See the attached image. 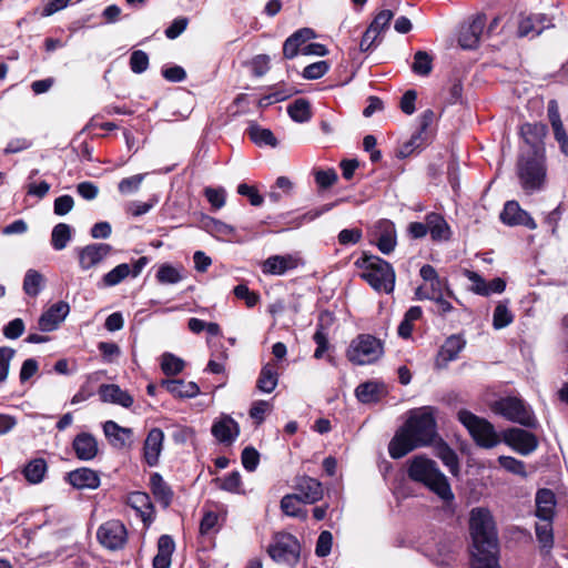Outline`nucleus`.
<instances>
[{"label":"nucleus","instance_id":"obj_1","mask_svg":"<svg viewBox=\"0 0 568 568\" xmlns=\"http://www.w3.org/2000/svg\"><path fill=\"white\" fill-rule=\"evenodd\" d=\"M435 409L424 406L410 413L388 445L392 458L398 459L412 450L427 446L436 437Z\"/></svg>","mask_w":568,"mask_h":568},{"label":"nucleus","instance_id":"obj_2","mask_svg":"<svg viewBox=\"0 0 568 568\" xmlns=\"http://www.w3.org/2000/svg\"><path fill=\"white\" fill-rule=\"evenodd\" d=\"M407 475L409 479L423 484L437 496L440 501V511L445 517L455 516L457 509L455 494L435 460L424 455L413 457L407 463Z\"/></svg>","mask_w":568,"mask_h":568},{"label":"nucleus","instance_id":"obj_3","mask_svg":"<svg viewBox=\"0 0 568 568\" xmlns=\"http://www.w3.org/2000/svg\"><path fill=\"white\" fill-rule=\"evenodd\" d=\"M474 560L496 556L498 539L494 518L487 508H473L469 514Z\"/></svg>","mask_w":568,"mask_h":568},{"label":"nucleus","instance_id":"obj_4","mask_svg":"<svg viewBox=\"0 0 568 568\" xmlns=\"http://www.w3.org/2000/svg\"><path fill=\"white\" fill-rule=\"evenodd\" d=\"M517 176L526 194L544 190L547 182L545 155L521 154L517 162Z\"/></svg>","mask_w":568,"mask_h":568},{"label":"nucleus","instance_id":"obj_5","mask_svg":"<svg viewBox=\"0 0 568 568\" xmlns=\"http://www.w3.org/2000/svg\"><path fill=\"white\" fill-rule=\"evenodd\" d=\"M355 264L364 271L362 277L376 291L392 293L395 286V272L392 265L375 255H364Z\"/></svg>","mask_w":568,"mask_h":568},{"label":"nucleus","instance_id":"obj_6","mask_svg":"<svg viewBox=\"0 0 568 568\" xmlns=\"http://www.w3.org/2000/svg\"><path fill=\"white\" fill-rule=\"evenodd\" d=\"M384 354L382 342L369 334H361L355 337L347 351L346 356L355 365H369L378 361Z\"/></svg>","mask_w":568,"mask_h":568},{"label":"nucleus","instance_id":"obj_7","mask_svg":"<svg viewBox=\"0 0 568 568\" xmlns=\"http://www.w3.org/2000/svg\"><path fill=\"white\" fill-rule=\"evenodd\" d=\"M458 419L468 429L478 446L493 448L499 444V436L486 419L465 409L458 412Z\"/></svg>","mask_w":568,"mask_h":568},{"label":"nucleus","instance_id":"obj_8","mask_svg":"<svg viewBox=\"0 0 568 568\" xmlns=\"http://www.w3.org/2000/svg\"><path fill=\"white\" fill-rule=\"evenodd\" d=\"M493 410L506 419L526 427H536L537 420L531 409L517 397H505L497 400Z\"/></svg>","mask_w":568,"mask_h":568},{"label":"nucleus","instance_id":"obj_9","mask_svg":"<svg viewBox=\"0 0 568 568\" xmlns=\"http://www.w3.org/2000/svg\"><path fill=\"white\" fill-rule=\"evenodd\" d=\"M267 552L274 561L293 566L300 559L301 546L293 535L277 532L268 545Z\"/></svg>","mask_w":568,"mask_h":568},{"label":"nucleus","instance_id":"obj_10","mask_svg":"<svg viewBox=\"0 0 568 568\" xmlns=\"http://www.w3.org/2000/svg\"><path fill=\"white\" fill-rule=\"evenodd\" d=\"M126 537L128 534L124 525L115 519L102 524L97 531L99 542L110 550L122 548Z\"/></svg>","mask_w":568,"mask_h":568},{"label":"nucleus","instance_id":"obj_11","mask_svg":"<svg viewBox=\"0 0 568 568\" xmlns=\"http://www.w3.org/2000/svg\"><path fill=\"white\" fill-rule=\"evenodd\" d=\"M434 112L432 110L424 111L419 116V129L418 131L412 135L409 141L404 143L399 151L398 155L400 158H407L410 154H413L416 150H420L424 148L430 138V134L428 132L429 125L433 123L434 120Z\"/></svg>","mask_w":568,"mask_h":568},{"label":"nucleus","instance_id":"obj_12","mask_svg":"<svg viewBox=\"0 0 568 568\" xmlns=\"http://www.w3.org/2000/svg\"><path fill=\"white\" fill-rule=\"evenodd\" d=\"M112 251L106 243H91L77 250L79 267L87 272L100 265Z\"/></svg>","mask_w":568,"mask_h":568},{"label":"nucleus","instance_id":"obj_13","mask_svg":"<svg viewBox=\"0 0 568 568\" xmlns=\"http://www.w3.org/2000/svg\"><path fill=\"white\" fill-rule=\"evenodd\" d=\"M486 24V16L478 13L471 18L468 23L460 28L458 43L463 49H476L480 42V37Z\"/></svg>","mask_w":568,"mask_h":568},{"label":"nucleus","instance_id":"obj_14","mask_svg":"<svg viewBox=\"0 0 568 568\" xmlns=\"http://www.w3.org/2000/svg\"><path fill=\"white\" fill-rule=\"evenodd\" d=\"M548 134V128L541 122L525 123L520 126V135L531 148V154L545 155V138Z\"/></svg>","mask_w":568,"mask_h":568},{"label":"nucleus","instance_id":"obj_15","mask_svg":"<svg viewBox=\"0 0 568 568\" xmlns=\"http://www.w3.org/2000/svg\"><path fill=\"white\" fill-rule=\"evenodd\" d=\"M165 435L160 427H151L144 438V463L150 467L159 464L164 448Z\"/></svg>","mask_w":568,"mask_h":568},{"label":"nucleus","instance_id":"obj_16","mask_svg":"<svg viewBox=\"0 0 568 568\" xmlns=\"http://www.w3.org/2000/svg\"><path fill=\"white\" fill-rule=\"evenodd\" d=\"M504 442L521 455H528L537 448V439L521 428H510L504 433Z\"/></svg>","mask_w":568,"mask_h":568},{"label":"nucleus","instance_id":"obj_17","mask_svg":"<svg viewBox=\"0 0 568 568\" xmlns=\"http://www.w3.org/2000/svg\"><path fill=\"white\" fill-rule=\"evenodd\" d=\"M374 242L383 254H390L396 245V229L392 221L381 220L374 227Z\"/></svg>","mask_w":568,"mask_h":568},{"label":"nucleus","instance_id":"obj_18","mask_svg":"<svg viewBox=\"0 0 568 568\" xmlns=\"http://www.w3.org/2000/svg\"><path fill=\"white\" fill-rule=\"evenodd\" d=\"M500 219L505 224L511 226L524 225L529 230H535L537 227L535 220L528 212L523 210L516 201H508L505 204L504 210L500 213Z\"/></svg>","mask_w":568,"mask_h":568},{"label":"nucleus","instance_id":"obj_19","mask_svg":"<svg viewBox=\"0 0 568 568\" xmlns=\"http://www.w3.org/2000/svg\"><path fill=\"white\" fill-rule=\"evenodd\" d=\"M70 312L67 302L60 301L50 306L39 318V329L42 332H52L64 321Z\"/></svg>","mask_w":568,"mask_h":568},{"label":"nucleus","instance_id":"obj_20","mask_svg":"<svg viewBox=\"0 0 568 568\" xmlns=\"http://www.w3.org/2000/svg\"><path fill=\"white\" fill-rule=\"evenodd\" d=\"M141 264L142 258L135 262L134 268H132L128 263L119 264L114 268L105 273L98 282L97 286L99 288L113 287L122 283L130 275L136 277L139 275V271L135 268L139 267Z\"/></svg>","mask_w":568,"mask_h":568},{"label":"nucleus","instance_id":"obj_21","mask_svg":"<svg viewBox=\"0 0 568 568\" xmlns=\"http://www.w3.org/2000/svg\"><path fill=\"white\" fill-rule=\"evenodd\" d=\"M103 433L109 443L115 448L130 447L133 443L131 428L122 427L113 420L103 424Z\"/></svg>","mask_w":568,"mask_h":568},{"label":"nucleus","instance_id":"obj_22","mask_svg":"<svg viewBox=\"0 0 568 568\" xmlns=\"http://www.w3.org/2000/svg\"><path fill=\"white\" fill-rule=\"evenodd\" d=\"M67 481L75 489H97L100 486V476L98 471L81 467L67 474Z\"/></svg>","mask_w":568,"mask_h":568},{"label":"nucleus","instance_id":"obj_23","mask_svg":"<svg viewBox=\"0 0 568 568\" xmlns=\"http://www.w3.org/2000/svg\"><path fill=\"white\" fill-rule=\"evenodd\" d=\"M295 489L297 491L295 495L304 504H314L323 497L322 484L312 477L303 476L298 478Z\"/></svg>","mask_w":568,"mask_h":568},{"label":"nucleus","instance_id":"obj_24","mask_svg":"<svg viewBox=\"0 0 568 568\" xmlns=\"http://www.w3.org/2000/svg\"><path fill=\"white\" fill-rule=\"evenodd\" d=\"M300 260L291 254L287 255H273L266 258L262 265L264 274L270 275H284L287 271L297 267Z\"/></svg>","mask_w":568,"mask_h":568},{"label":"nucleus","instance_id":"obj_25","mask_svg":"<svg viewBox=\"0 0 568 568\" xmlns=\"http://www.w3.org/2000/svg\"><path fill=\"white\" fill-rule=\"evenodd\" d=\"M75 456L80 460H92L99 452V446L95 437L90 433L78 434L72 443Z\"/></svg>","mask_w":568,"mask_h":568},{"label":"nucleus","instance_id":"obj_26","mask_svg":"<svg viewBox=\"0 0 568 568\" xmlns=\"http://www.w3.org/2000/svg\"><path fill=\"white\" fill-rule=\"evenodd\" d=\"M98 394L104 403L120 405L125 408L133 404L132 396L115 384H102L98 389Z\"/></svg>","mask_w":568,"mask_h":568},{"label":"nucleus","instance_id":"obj_27","mask_svg":"<svg viewBox=\"0 0 568 568\" xmlns=\"http://www.w3.org/2000/svg\"><path fill=\"white\" fill-rule=\"evenodd\" d=\"M550 26L551 21L545 13L530 14L519 21L518 34L519 37H526L530 33L539 36L544 29Z\"/></svg>","mask_w":568,"mask_h":568},{"label":"nucleus","instance_id":"obj_28","mask_svg":"<svg viewBox=\"0 0 568 568\" xmlns=\"http://www.w3.org/2000/svg\"><path fill=\"white\" fill-rule=\"evenodd\" d=\"M161 386L170 394L180 398L195 397L200 393V388L194 382H185L183 379H163Z\"/></svg>","mask_w":568,"mask_h":568},{"label":"nucleus","instance_id":"obj_29","mask_svg":"<svg viewBox=\"0 0 568 568\" xmlns=\"http://www.w3.org/2000/svg\"><path fill=\"white\" fill-rule=\"evenodd\" d=\"M536 516L539 519H552L555 507H556V496L552 490L542 488L539 489L536 494Z\"/></svg>","mask_w":568,"mask_h":568},{"label":"nucleus","instance_id":"obj_30","mask_svg":"<svg viewBox=\"0 0 568 568\" xmlns=\"http://www.w3.org/2000/svg\"><path fill=\"white\" fill-rule=\"evenodd\" d=\"M239 433L237 423L229 416L222 417L212 426L213 436L222 443L233 442L239 436Z\"/></svg>","mask_w":568,"mask_h":568},{"label":"nucleus","instance_id":"obj_31","mask_svg":"<svg viewBox=\"0 0 568 568\" xmlns=\"http://www.w3.org/2000/svg\"><path fill=\"white\" fill-rule=\"evenodd\" d=\"M315 38V32L310 28H303L288 37L283 45V54L286 59H293L297 55L300 47L306 41Z\"/></svg>","mask_w":568,"mask_h":568},{"label":"nucleus","instance_id":"obj_32","mask_svg":"<svg viewBox=\"0 0 568 568\" xmlns=\"http://www.w3.org/2000/svg\"><path fill=\"white\" fill-rule=\"evenodd\" d=\"M174 549L173 538L169 535H162L158 540V554L152 561L153 568H170Z\"/></svg>","mask_w":568,"mask_h":568},{"label":"nucleus","instance_id":"obj_33","mask_svg":"<svg viewBox=\"0 0 568 568\" xmlns=\"http://www.w3.org/2000/svg\"><path fill=\"white\" fill-rule=\"evenodd\" d=\"M150 489L156 501L163 507H168L172 500V490L159 473H153L150 477Z\"/></svg>","mask_w":568,"mask_h":568},{"label":"nucleus","instance_id":"obj_34","mask_svg":"<svg viewBox=\"0 0 568 568\" xmlns=\"http://www.w3.org/2000/svg\"><path fill=\"white\" fill-rule=\"evenodd\" d=\"M278 383V369L274 363L265 364L260 373L256 387L263 393H272Z\"/></svg>","mask_w":568,"mask_h":568},{"label":"nucleus","instance_id":"obj_35","mask_svg":"<svg viewBox=\"0 0 568 568\" xmlns=\"http://www.w3.org/2000/svg\"><path fill=\"white\" fill-rule=\"evenodd\" d=\"M427 229L434 241H443L449 239V226L444 217L437 213L426 215Z\"/></svg>","mask_w":568,"mask_h":568},{"label":"nucleus","instance_id":"obj_36","mask_svg":"<svg viewBox=\"0 0 568 568\" xmlns=\"http://www.w3.org/2000/svg\"><path fill=\"white\" fill-rule=\"evenodd\" d=\"M355 394L364 404L374 403L384 394V387L375 382H366L357 386Z\"/></svg>","mask_w":568,"mask_h":568},{"label":"nucleus","instance_id":"obj_37","mask_svg":"<svg viewBox=\"0 0 568 568\" xmlns=\"http://www.w3.org/2000/svg\"><path fill=\"white\" fill-rule=\"evenodd\" d=\"M44 286L43 275L36 270H28L23 278V291L27 295L36 297Z\"/></svg>","mask_w":568,"mask_h":568},{"label":"nucleus","instance_id":"obj_38","mask_svg":"<svg viewBox=\"0 0 568 568\" xmlns=\"http://www.w3.org/2000/svg\"><path fill=\"white\" fill-rule=\"evenodd\" d=\"M47 473V463L42 458H36L29 462L23 468L24 478L30 484H39L43 480Z\"/></svg>","mask_w":568,"mask_h":568},{"label":"nucleus","instance_id":"obj_39","mask_svg":"<svg viewBox=\"0 0 568 568\" xmlns=\"http://www.w3.org/2000/svg\"><path fill=\"white\" fill-rule=\"evenodd\" d=\"M465 342L462 337L453 335L448 337L440 348L439 356L444 362H450L457 358L459 352L464 348Z\"/></svg>","mask_w":568,"mask_h":568},{"label":"nucleus","instance_id":"obj_40","mask_svg":"<svg viewBox=\"0 0 568 568\" xmlns=\"http://www.w3.org/2000/svg\"><path fill=\"white\" fill-rule=\"evenodd\" d=\"M287 113L293 121L298 123L307 122L311 119V104L305 99H297L287 106Z\"/></svg>","mask_w":568,"mask_h":568},{"label":"nucleus","instance_id":"obj_41","mask_svg":"<svg viewBox=\"0 0 568 568\" xmlns=\"http://www.w3.org/2000/svg\"><path fill=\"white\" fill-rule=\"evenodd\" d=\"M247 133L251 140L258 145L266 144L273 148L277 145V140L268 129L261 128L257 124H251L247 129Z\"/></svg>","mask_w":568,"mask_h":568},{"label":"nucleus","instance_id":"obj_42","mask_svg":"<svg viewBox=\"0 0 568 568\" xmlns=\"http://www.w3.org/2000/svg\"><path fill=\"white\" fill-rule=\"evenodd\" d=\"M71 240V227L65 223L57 224L51 233V244L54 250L62 251Z\"/></svg>","mask_w":568,"mask_h":568},{"label":"nucleus","instance_id":"obj_43","mask_svg":"<svg viewBox=\"0 0 568 568\" xmlns=\"http://www.w3.org/2000/svg\"><path fill=\"white\" fill-rule=\"evenodd\" d=\"M301 499L295 494L285 495L281 500V509L291 517L306 518V510L300 507Z\"/></svg>","mask_w":568,"mask_h":568},{"label":"nucleus","instance_id":"obj_44","mask_svg":"<svg viewBox=\"0 0 568 568\" xmlns=\"http://www.w3.org/2000/svg\"><path fill=\"white\" fill-rule=\"evenodd\" d=\"M514 321V315L509 311L506 303H498L495 307L493 315V326L495 329H501L510 325Z\"/></svg>","mask_w":568,"mask_h":568},{"label":"nucleus","instance_id":"obj_45","mask_svg":"<svg viewBox=\"0 0 568 568\" xmlns=\"http://www.w3.org/2000/svg\"><path fill=\"white\" fill-rule=\"evenodd\" d=\"M142 185V175L134 174L128 178H123L118 183V191L122 196H132L140 191Z\"/></svg>","mask_w":568,"mask_h":568},{"label":"nucleus","instance_id":"obj_46","mask_svg":"<svg viewBox=\"0 0 568 568\" xmlns=\"http://www.w3.org/2000/svg\"><path fill=\"white\" fill-rule=\"evenodd\" d=\"M412 69L416 74L428 75L433 69V58L426 51H417Z\"/></svg>","mask_w":568,"mask_h":568},{"label":"nucleus","instance_id":"obj_47","mask_svg":"<svg viewBox=\"0 0 568 568\" xmlns=\"http://www.w3.org/2000/svg\"><path fill=\"white\" fill-rule=\"evenodd\" d=\"M437 456L442 459L449 471L456 475L459 470V463L456 453L445 444L437 448Z\"/></svg>","mask_w":568,"mask_h":568},{"label":"nucleus","instance_id":"obj_48","mask_svg":"<svg viewBox=\"0 0 568 568\" xmlns=\"http://www.w3.org/2000/svg\"><path fill=\"white\" fill-rule=\"evenodd\" d=\"M313 174L317 186L322 190L333 186L338 180V175L334 169H315Z\"/></svg>","mask_w":568,"mask_h":568},{"label":"nucleus","instance_id":"obj_49","mask_svg":"<svg viewBox=\"0 0 568 568\" xmlns=\"http://www.w3.org/2000/svg\"><path fill=\"white\" fill-rule=\"evenodd\" d=\"M156 278L162 284H175L182 280L180 270L169 264L159 267Z\"/></svg>","mask_w":568,"mask_h":568},{"label":"nucleus","instance_id":"obj_50","mask_svg":"<svg viewBox=\"0 0 568 568\" xmlns=\"http://www.w3.org/2000/svg\"><path fill=\"white\" fill-rule=\"evenodd\" d=\"M161 367L166 375H175L183 369L184 362L172 354H164L162 356Z\"/></svg>","mask_w":568,"mask_h":568},{"label":"nucleus","instance_id":"obj_51","mask_svg":"<svg viewBox=\"0 0 568 568\" xmlns=\"http://www.w3.org/2000/svg\"><path fill=\"white\" fill-rule=\"evenodd\" d=\"M14 349L11 347H0V383H3L8 377L10 363L14 356Z\"/></svg>","mask_w":568,"mask_h":568},{"label":"nucleus","instance_id":"obj_52","mask_svg":"<svg viewBox=\"0 0 568 568\" xmlns=\"http://www.w3.org/2000/svg\"><path fill=\"white\" fill-rule=\"evenodd\" d=\"M541 523L536 525V535L538 540L544 544V546H551L552 544V528L551 520L552 519H540Z\"/></svg>","mask_w":568,"mask_h":568},{"label":"nucleus","instance_id":"obj_53","mask_svg":"<svg viewBox=\"0 0 568 568\" xmlns=\"http://www.w3.org/2000/svg\"><path fill=\"white\" fill-rule=\"evenodd\" d=\"M498 462L506 470L516 475L526 476L525 464L521 460L510 456H500Z\"/></svg>","mask_w":568,"mask_h":568},{"label":"nucleus","instance_id":"obj_54","mask_svg":"<svg viewBox=\"0 0 568 568\" xmlns=\"http://www.w3.org/2000/svg\"><path fill=\"white\" fill-rule=\"evenodd\" d=\"M464 275L471 282V291L481 296H488L487 282L476 272L465 270Z\"/></svg>","mask_w":568,"mask_h":568},{"label":"nucleus","instance_id":"obj_55","mask_svg":"<svg viewBox=\"0 0 568 568\" xmlns=\"http://www.w3.org/2000/svg\"><path fill=\"white\" fill-rule=\"evenodd\" d=\"M234 295L240 300H244L247 307H254L260 300L258 294L250 291V288L243 284L234 287Z\"/></svg>","mask_w":568,"mask_h":568},{"label":"nucleus","instance_id":"obj_56","mask_svg":"<svg viewBox=\"0 0 568 568\" xmlns=\"http://www.w3.org/2000/svg\"><path fill=\"white\" fill-rule=\"evenodd\" d=\"M272 410V405L266 400H256L252 404L250 409V416L256 420L257 424H261L265 415Z\"/></svg>","mask_w":568,"mask_h":568},{"label":"nucleus","instance_id":"obj_57","mask_svg":"<svg viewBox=\"0 0 568 568\" xmlns=\"http://www.w3.org/2000/svg\"><path fill=\"white\" fill-rule=\"evenodd\" d=\"M393 16L390 10H382L377 13L368 28L374 29L377 34H381L388 27Z\"/></svg>","mask_w":568,"mask_h":568},{"label":"nucleus","instance_id":"obj_58","mask_svg":"<svg viewBox=\"0 0 568 568\" xmlns=\"http://www.w3.org/2000/svg\"><path fill=\"white\" fill-rule=\"evenodd\" d=\"M328 71V64L326 61H317L307 65L303 71L305 79L315 80L323 77Z\"/></svg>","mask_w":568,"mask_h":568},{"label":"nucleus","instance_id":"obj_59","mask_svg":"<svg viewBox=\"0 0 568 568\" xmlns=\"http://www.w3.org/2000/svg\"><path fill=\"white\" fill-rule=\"evenodd\" d=\"M555 140L559 143L560 151L568 156V133L562 122L551 124Z\"/></svg>","mask_w":568,"mask_h":568},{"label":"nucleus","instance_id":"obj_60","mask_svg":"<svg viewBox=\"0 0 568 568\" xmlns=\"http://www.w3.org/2000/svg\"><path fill=\"white\" fill-rule=\"evenodd\" d=\"M260 462V454L253 447H245L242 452V464L248 471L255 470Z\"/></svg>","mask_w":568,"mask_h":568},{"label":"nucleus","instance_id":"obj_61","mask_svg":"<svg viewBox=\"0 0 568 568\" xmlns=\"http://www.w3.org/2000/svg\"><path fill=\"white\" fill-rule=\"evenodd\" d=\"M23 332L24 323L21 318H14L3 327V335L8 339H17L23 334Z\"/></svg>","mask_w":568,"mask_h":568},{"label":"nucleus","instance_id":"obj_62","mask_svg":"<svg viewBox=\"0 0 568 568\" xmlns=\"http://www.w3.org/2000/svg\"><path fill=\"white\" fill-rule=\"evenodd\" d=\"M333 537L327 530L320 534L315 552L318 557H325L331 552Z\"/></svg>","mask_w":568,"mask_h":568},{"label":"nucleus","instance_id":"obj_63","mask_svg":"<svg viewBox=\"0 0 568 568\" xmlns=\"http://www.w3.org/2000/svg\"><path fill=\"white\" fill-rule=\"evenodd\" d=\"M77 192L82 199L92 201L99 195V187L93 182L84 181L77 185Z\"/></svg>","mask_w":568,"mask_h":568},{"label":"nucleus","instance_id":"obj_64","mask_svg":"<svg viewBox=\"0 0 568 568\" xmlns=\"http://www.w3.org/2000/svg\"><path fill=\"white\" fill-rule=\"evenodd\" d=\"M74 205V201L70 195H61L54 200V213L59 216L68 214Z\"/></svg>","mask_w":568,"mask_h":568}]
</instances>
